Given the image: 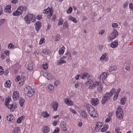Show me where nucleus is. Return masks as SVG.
<instances>
[{
	"label": "nucleus",
	"instance_id": "1",
	"mask_svg": "<svg viewBox=\"0 0 133 133\" xmlns=\"http://www.w3.org/2000/svg\"><path fill=\"white\" fill-rule=\"evenodd\" d=\"M25 6H19L17 9L12 13L13 15L15 16H17L20 15L22 14L23 11L26 9Z\"/></svg>",
	"mask_w": 133,
	"mask_h": 133
},
{
	"label": "nucleus",
	"instance_id": "2",
	"mask_svg": "<svg viewBox=\"0 0 133 133\" xmlns=\"http://www.w3.org/2000/svg\"><path fill=\"white\" fill-rule=\"evenodd\" d=\"M87 109L90 116L92 117H97V114L94 109L91 106H88Z\"/></svg>",
	"mask_w": 133,
	"mask_h": 133
},
{
	"label": "nucleus",
	"instance_id": "3",
	"mask_svg": "<svg viewBox=\"0 0 133 133\" xmlns=\"http://www.w3.org/2000/svg\"><path fill=\"white\" fill-rule=\"evenodd\" d=\"M116 118L119 119H122L123 118V111L121 108H118L116 111Z\"/></svg>",
	"mask_w": 133,
	"mask_h": 133
},
{
	"label": "nucleus",
	"instance_id": "4",
	"mask_svg": "<svg viewBox=\"0 0 133 133\" xmlns=\"http://www.w3.org/2000/svg\"><path fill=\"white\" fill-rule=\"evenodd\" d=\"M24 91L28 96L30 97L33 95L35 90L34 89H32L30 86H28L25 88Z\"/></svg>",
	"mask_w": 133,
	"mask_h": 133
},
{
	"label": "nucleus",
	"instance_id": "5",
	"mask_svg": "<svg viewBox=\"0 0 133 133\" xmlns=\"http://www.w3.org/2000/svg\"><path fill=\"white\" fill-rule=\"evenodd\" d=\"M11 99L10 97L8 96L6 99L5 104V106L8 107V108L11 111L12 110V108L14 107V103H13L12 104H9L10 101Z\"/></svg>",
	"mask_w": 133,
	"mask_h": 133
},
{
	"label": "nucleus",
	"instance_id": "6",
	"mask_svg": "<svg viewBox=\"0 0 133 133\" xmlns=\"http://www.w3.org/2000/svg\"><path fill=\"white\" fill-rule=\"evenodd\" d=\"M111 97L109 92L106 93L102 99V103L104 104L110 99Z\"/></svg>",
	"mask_w": 133,
	"mask_h": 133
},
{
	"label": "nucleus",
	"instance_id": "7",
	"mask_svg": "<svg viewBox=\"0 0 133 133\" xmlns=\"http://www.w3.org/2000/svg\"><path fill=\"white\" fill-rule=\"evenodd\" d=\"M118 35V32L116 30H114L113 32L110 35L108 36V39L109 40H112Z\"/></svg>",
	"mask_w": 133,
	"mask_h": 133
},
{
	"label": "nucleus",
	"instance_id": "8",
	"mask_svg": "<svg viewBox=\"0 0 133 133\" xmlns=\"http://www.w3.org/2000/svg\"><path fill=\"white\" fill-rule=\"evenodd\" d=\"M107 77V74L106 72H104L100 75L99 80L98 81V82H99L102 83H104V81Z\"/></svg>",
	"mask_w": 133,
	"mask_h": 133
},
{
	"label": "nucleus",
	"instance_id": "9",
	"mask_svg": "<svg viewBox=\"0 0 133 133\" xmlns=\"http://www.w3.org/2000/svg\"><path fill=\"white\" fill-rule=\"evenodd\" d=\"M103 83H102L99 82H98L97 83V91L99 93H101L103 92L102 89L103 88Z\"/></svg>",
	"mask_w": 133,
	"mask_h": 133
},
{
	"label": "nucleus",
	"instance_id": "10",
	"mask_svg": "<svg viewBox=\"0 0 133 133\" xmlns=\"http://www.w3.org/2000/svg\"><path fill=\"white\" fill-rule=\"evenodd\" d=\"M64 101L65 103L68 106H72L74 104L73 102L69 98L65 99Z\"/></svg>",
	"mask_w": 133,
	"mask_h": 133
},
{
	"label": "nucleus",
	"instance_id": "11",
	"mask_svg": "<svg viewBox=\"0 0 133 133\" xmlns=\"http://www.w3.org/2000/svg\"><path fill=\"white\" fill-rule=\"evenodd\" d=\"M87 79L86 82L85 84V85L87 86L92 83V76L89 75Z\"/></svg>",
	"mask_w": 133,
	"mask_h": 133
},
{
	"label": "nucleus",
	"instance_id": "12",
	"mask_svg": "<svg viewBox=\"0 0 133 133\" xmlns=\"http://www.w3.org/2000/svg\"><path fill=\"white\" fill-rule=\"evenodd\" d=\"M33 15H28L24 17V19L27 24H29L31 22V19L32 17V16Z\"/></svg>",
	"mask_w": 133,
	"mask_h": 133
},
{
	"label": "nucleus",
	"instance_id": "13",
	"mask_svg": "<svg viewBox=\"0 0 133 133\" xmlns=\"http://www.w3.org/2000/svg\"><path fill=\"white\" fill-rule=\"evenodd\" d=\"M91 104L94 106H96L99 103V100L97 98H92L91 101Z\"/></svg>",
	"mask_w": 133,
	"mask_h": 133
},
{
	"label": "nucleus",
	"instance_id": "14",
	"mask_svg": "<svg viewBox=\"0 0 133 133\" xmlns=\"http://www.w3.org/2000/svg\"><path fill=\"white\" fill-rule=\"evenodd\" d=\"M19 92L16 91L14 92L13 93L12 98L14 100H17L19 98Z\"/></svg>",
	"mask_w": 133,
	"mask_h": 133
},
{
	"label": "nucleus",
	"instance_id": "15",
	"mask_svg": "<svg viewBox=\"0 0 133 133\" xmlns=\"http://www.w3.org/2000/svg\"><path fill=\"white\" fill-rule=\"evenodd\" d=\"M103 124L101 122H97L96 124V127L95 128V130L96 132H98L103 125Z\"/></svg>",
	"mask_w": 133,
	"mask_h": 133
},
{
	"label": "nucleus",
	"instance_id": "16",
	"mask_svg": "<svg viewBox=\"0 0 133 133\" xmlns=\"http://www.w3.org/2000/svg\"><path fill=\"white\" fill-rule=\"evenodd\" d=\"M35 26L36 30L37 32H38L41 27V22L39 21L37 22Z\"/></svg>",
	"mask_w": 133,
	"mask_h": 133
},
{
	"label": "nucleus",
	"instance_id": "17",
	"mask_svg": "<svg viewBox=\"0 0 133 133\" xmlns=\"http://www.w3.org/2000/svg\"><path fill=\"white\" fill-rule=\"evenodd\" d=\"M44 76H45L47 79L49 80H51L54 78V77L52 75L47 72L44 73Z\"/></svg>",
	"mask_w": 133,
	"mask_h": 133
},
{
	"label": "nucleus",
	"instance_id": "18",
	"mask_svg": "<svg viewBox=\"0 0 133 133\" xmlns=\"http://www.w3.org/2000/svg\"><path fill=\"white\" fill-rule=\"evenodd\" d=\"M53 9L51 8L48 7L47 9H45L43 11V13L44 14H48L49 13H50L52 14L53 13Z\"/></svg>",
	"mask_w": 133,
	"mask_h": 133
},
{
	"label": "nucleus",
	"instance_id": "19",
	"mask_svg": "<svg viewBox=\"0 0 133 133\" xmlns=\"http://www.w3.org/2000/svg\"><path fill=\"white\" fill-rule=\"evenodd\" d=\"M61 127L64 131H65L67 130L66 126L65 123L64 122H62L61 123Z\"/></svg>",
	"mask_w": 133,
	"mask_h": 133
},
{
	"label": "nucleus",
	"instance_id": "20",
	"mask_svg": "<svg viewBox=\"0 0 133 133\" xmlns=\"http://www.w3.org/2000/svg\"><path fill=\"white\" fill-rule=\"evenodd\" d=\"M11 6L10 5H7L6 6L4 10L5 12L6 13H11Z\"/></svg>",
	"mask_w": 133,
	"mask_h": 133
},
{
	"label": "nucleus",
	"instance_id": "21",
	"mask_svg": "<svg viewBox=\"0 0 133 133\" xmlns=\"http://www.w3.org/2000/svg\"><path fill=\"white\" fill-rule=\"evenodd\" d=\"M98 81H96L93 83V84L89 86V89H92L95 88L96 86H97Z\"/></svg>",
	"mask_w": 133,
	"mask_h": 133
},
{
	"label": "nucleus",
	"instance_id": "22",
	"mask_svg": "<svg viewBox=\"0 0 133 133\" xmlns=\"http://www.w3.org/2000/svg\"><path fill=\"white\" fill-rule=\"evenodd\" d=\"M52 108H54L55 111H56L58 107V103L55 102H53L52 104Z\"/></svg>",
	"mask_w": 133,
	"mask_h": 133
},
{
	"label": "nucleus",
	"instance_id": "23",
	"mask_svg": "<svg viewBox=\"0 0 133 133\" xmlns=\"http://www.w3.org/2000/svg\"><path fill=\"white\" fill-rule=\"evenodd\" d=\"M65 47L64 46H62V47L59 49V54L60 55H62L64 53Z\"/></svg>",
	"mask_w": 133,
	"mask_h": 133
},
{
	"label": "nucleus",
	"instance_id": "24",
	"mask_svg": "<svg viewBox=\"0 0 133 133\" xmlns=\"http://www.w3.org/2000/svg\"><path fill=\"white\" fill-rule=\"evenodd\" d=\"M26 79V77L24 76H22L21 78V82H19L20 85H22L24 83V81Z\"/></svg>",
	"mask_w": 133,
	"mask_h": 133
},
{
	"label": "nucleus",
	"instance_id": "25",
	"mask_svg": "<svg viewBox=\"0 0 133 133\" xmlns=\"http://www.w3.org/2000/svg\"><path fill=\"white\" fill-rule=\"evenodd\" d=\"M14 117L13 115L11 114L9 115H8L7 116V119L8 121L10 122L12 121Z\"/></svg>",
	"mask_w": 133,
	"mask_h": 133
},
{
	"label": "nucleus",
	"instance_id": "26",
	"mask_svg": "<svg viewBox=\"0 0 133 133\" xmlns=\"http://www.w3.org/2000/svg\"><path fill=\"white\" fill-rule=\"evenodd\" d=\"M33 65V63L30 62L28 63V69L29 70H31L32 69V66Z\"/></svg>",
	"mask_w": 133,
	"mask_h": 133
},
{
	"label": "nucleus",
	"instance_id": "27",
	"mask_svg": "<svg viewBox=\"0 0 133 133\" xmlns=\"http://www.w3.org/2000/svg\"><path fill=\"white\" fill-rule=\"evenodd\" d=\"M118 43L116 42H112L110 44L111 47L113 48H116L118 45Z\"/></svg>",
	"mask_w": 133,
	"mask_h": 133
},
{
	"label": "nucleus",
	"instance_id": "28",
	"mask_svg": "<svg viewBox=\"0 0 133 133\" xmlns=\"http://www.w3.org/2000/svg\"><path fill=\"white\" fill-rule=\"evenodd\" d=\"M127 99L126 97H124L122 98L120 100V104L121 105H124Z\"/></svg>",
	"mask_w": 133,
	"mask_h": 133
},
{
	"label": "nucleus",
	"instance_id": "29",
	"mask_svg": "<svg viewBox=\"0 0 133 133\" xmlns=\"http://www.w3.org/2000/svg\"><path fill=\"white\" fill-rule=\"evenodd\" d=\"M42 129L43 133H48L49 130V128L47 126L43 127Z\"/></svg>",
	"mask_w": 133,
	"mask_h": 133
},
{
	"label": "nucleus",
	"instance_id": "30",
	"mask_svg": "<svg viewBox=\"0 0 133 133\" xmlns=\"http://www.w3.org/2000/svg\"><path fill=\"white\" fill-rule=\"evenodd\" d=\"M80 115L82 117L86 118L87 117V114L86 112L84 111H81L80 112Z\"/></svg>",
	"mask_w": 133,
	"mask_h": 133
},
{
	"label": "nucleus",
	"instance_id": "31",
	"mask_svg": "<svg viewBox=\"0 0 133 133\" xmlns=\"http://www.w3.org/2000/svg\"><path fill=\"white\" fill-rule=\"evenodd\" d=\"M19 131L20 127H17L12 130V133H18Z\"/></svg>",
	"mask_w": 133,
	"mask_h": 133
},
{
	"label": "nucleus",
	"instance_id": "32",
	"mask_svg": "<svg viewBox=\"0 0 133 133\" xmlns=\"http://www.w3.org/2000/svg\"><path fill=\"white\" fill-rule=\"evenodd\" d=\"M24 100L23 98H20L19 100V103L21 107H23L24 104Z\"/></svg>",
	"mask_w": 133,
	"mask_h": 133
},
{
	"label": "nucleus",
	"instance_id": "33",
	"mask_svg": "<svg viewBox=\"0 0 133 133\" xmlns=\"http://www.w3.org/2000/svg\"><path fill=\"white\" fill-rule=\"evenodd\" d=\"M108 128L109 126L107 124L104 125L103 128L101 129V131L102 132H105L108 129Z\"/></svg>",
	"mask_w": 133,
	"mask_h": 133
},
{
	"label": "nucleus",
	"instance_id": "34",
	"mask_svg": "<svg viewBox=\"0 0 133 133\" xmlns=\"http://www.w3.org/2000/svg\"><path fill=\"white\" fill-rule=\"evenodd\" d=\"M68 19L69 20H71L72 21L75 23L77 22V21L76 20V18L75 17H72L71 16H69Z\"/></svg>",
	"mask_w": 133,
	"mask_h": 133
},
{
	"label": "nucleus",
	"instance_id": "35",
	"mask_svg": "<svg viewBox=\"0 0 133 133\" xmlns=\"http://www.w3.org/2000/svg\"><path fill=\"white\" fill-rule=\"evenodd\" d=\"M107 56V54L106 53H104L100 57V59L102 61H103L104 60V59H106V61H108V58H106V56Z\"/></svg>",
	"mask_w": 133,
	"mask_h": 133
},
{
	"label": "nucleus",
	"instance_id": "36",
	"mask_svg": "<svg viewBox=\"0 0 133 133\" xmlns=\"http://www.w3.org/2000/svg\"><path fill=\"white\" fill-rule=\"evenodd\" d=\"M42 117L44 118H46L49 117L50 115L48 114L47 111L43 112L42 113Z\"/></svg>",
	"mask_w": 133,
	"mask_h": 133
},
{
	"label": "nucleus",
	"instance_id": "37",
	"mask_svg": "<svg viewBox=\"0 0 133 133\" xmlns=\"http://www.w3.org/2000/svg\"><path fill=\"white\" fill-rule=\"evenodd\" d=\"M117 69V66H112L109 69V70L110 72H111L113 71L116 70Z\"/></svg>",
	"mask_w": 133,
	"mask_h": 133
},
{
	"label": "nucleus",
	"instance_id": "38",
	"mask_svg": "<svg viewBox=\"0 0 133 133\" xmlns=\"http://www.w3.org/2000/svg\"><path fill=\"white\" fill-rule=\"evenodd\" d=\"M88 74L85 72H84L81 75V77L83 79H84L85 78L88 76Z\"/></svg>",
	"mask_w": 133,
	"mask_h": 133
},
{
	"label": "nucleus",
	"instance_id": "39",
	"mask_svg": "<svg viewBox=\"0 0 133 133\" xmlns=\"http://www.w3.org/2000/svg\"><path fill=\"white\" fill-rule=\"evenodd\" d=\"M24 117L23 116H22L20 117L19 118L17 119V123H20L22 121V120L24 118Z\"/></svg>",
	"mask_w": 133,
	"mask_h": 133
},
{
	"label": "nucleus",
	"instance_id": "40",
	"mask_svg": "<svg viewBox=\"0 0 133 133\" xmlns=\"http://www.w3.org/2000/svg\"><path fill=\"white\" fill-rule=\"evenodd\" d=\"M65 61L62 60H59L58 62L57 65H60L61 64L66 63Z\"/></svg>",
	"mask_w": 133,
	"mask_h": 133
},
{
	"label": "nucleus",
	"instance_id": "41",
	"mask_svg": "<svg viewBox=\"0 0 133 133\" xmlns=\"http://www.w3.org/2000/svg\"><path fill=\"white\" fill-rule=\"evenodd\" d=\"M10 82L9 81H7L5 83L4 85L5 87H10L11 86L10 84Z\"/></svg>",
	"mask_w": 133,
	"mask_h": 133
},
{
	"label": "nucleus",
	"instance_id": "42",
	"mask_svg": "<svg viewBox=\"0 0 133 133\" xmlns=\"http://www.w3.org/2000/svg\"><path fill=\"white\" fill-rule=\"evenodd\" d=\"M42 52L45 55H48L49 54V50L46 49L43 50L42 51Z\"/></svg>",
	"mask_w": 133,
	"mask_h": 133
},
{
	"label": "nucleus",
	"instance_id": "43",
	"mask_svg": "<svg viewBox=\"0 0 133 133\" xmlns=\"http://www.w3.org/2000/svg\"><path fill=\"white\" fill-rule=\"evenodd\" d=\"M72 9L71 7H70L67 10V13L68 14H70L72 12Z\"/></svg>",
	"mask_w": 133,
	"mask_h": 133
},
{
	"label": "nucleus",
	"instance_id": "44",
	"mask_svg": "<svg viewBox=\"0 0 133 133\" xmlns=\"http://www.w3.org/2000/svg\"><path fill=\"white\" fill-rule=\"evenodd\" d=\"M63 20L62 18H60L59 20V22L58 25H61L63 23Z\"/></svg>",
	"mask_w": 133,
	"mask_h": 133
},
{
	"label": "nucleus",
	"instance_id": "45",
	"mask_svg": "<svg viewBox=\"0 0 133 133\" xmlns=\"http://www.w3.org/2000/svg\"><path fill=\"white\" fill-rule=\"evenodd\" d=\"M15 46L14 44H12L11 43H10L9 45L8 48L9 49H12Z\"/></svg>",
	"mask_w": 133,
	"mask_h": 133
},
{
	"label": "nucleus",
	"instance_id": "46",
	"mask_svg": "<svg viewBox=\"0 0 133 133\" xmlns=\"http://www.w3.org/2000/svg\"><path fill=\"white\" fill-rule=\"evenodd\" d=\"M115 91V90L114 88H112L110 91V95L112 96L113 95L114 92Z\"/></svg>",
	"mask_w": 133,
	"mask_h": 133
},
{
	"label": "nucleus",
	"instance_id": "47",
	"mask_svg": "<svg viewBox=\"0 0 133 133\" xmlns=\"http://www.w3.org/2000/svg\"><path fill=\"white\" fill-rule=\"evenodd\" d=\"M68 59L69 60H70L72 58L71 55L70 53L69 52H68Z\"/></svg>",
	"mask_w": 133,
	"mask_h": 133
},
{
	"label": "nucleus",
	"instance_id": "48",
	"mask_svg": "<svg viewBox=\"0 0 133 133\" xmlns=\"http://www.w3.org/2000/svg\"><path fill=\"white\" fill-rule=\"evenodd\" d=\"M48 88L49 90H51L54 89V87L52 84H50L49 85Z\"/></svg>",
	"mask_w": 133,
	"mask_h": 133
},
{
	"label": "nucleus",
	"instance_id": "49",
	"mask_svg": "<svg viewBox=\"0 0 133 133\" xmlns=\"http://www.w3.org/2000/svg\"><path fill=\"white\" fill-rule=\"evenodd\" d=\"M60 129L58 128H57L53 132V133H58L59 132Z\"/></svg>",
	"mask_w": 133,
	"mask_h": 133
},
{
	"label": "nucleus",
	"instance_id": "50",
	"mask_svg": "<svg viewBox=\"0 0 133 133\" xmlns=\"http://www.w3.org/2000/svg\"><path fill=\"white\" fill-rule=\"evenodd\" d=\"M112 26L113 28H116L118 26V24L116 23H113L112 24Z\"/></svg>",
	"mask_w": 133,
	"mask_h": 133
},
{
	"label": "nucleus",
	"instance_id": "51",
	"mask_svg": "<svg viewBox=\"0 0 133 133\" xmlns=\"http://www.w3.org/2000/svg\"><path fill=\"white\" fill-rule=\"evenodd\" d=\"M68 57V52H67V53L64 55L62 57V59H65L67 58Z\"/></svg>",
	"mask_w": 133,
	"mask_h": 133
},
{
	"label": "nucleus",
	"instance_id": "52",
	"mask_svg": "<svg viewBox=\"0 0 133 133\" xmlns=\"http://www.w3.org/2000/svg\"><path fill=\"white\" fill-rule=\"evenodd\" d=\"M45 40V39L44 38H42L41 39L39 42V44H42L43 42H44V41Z\"/></svg>",
	"mask_w": 133,
	"mask_h": 133
},
{
	"label": "nucleus",
	"instance_id": "53",
	"mask_svg": "<svg viewBox=\"0 0 133 133\" xmlns=\"http://www.w3.org/2000/svg\"><path fill=\"white\" fill-rule=\"evenodd\" d=\"M129 7L130 9L133 11V5L132 3H130Z\"/></svg>",
	"mask_w": 133,
	"mask_h": 133
},
{
	"label": "nucleus",
	"instance_id": "54",
	"mask_svg": "<svg viewBox=\"0 0 133 133\" xmlns=\"http://www.w3.org/2000/svg\"><path fill=\"white\" fill-rule=\"evenodd\" d=\"M5 20L4 19H2L0 20V25L3 24L5 22Z\"/></svg>",
	"mask_w": 133,
	"mask_h": 133
},
{
	"label": "nucleus",
	"instance_id": "55",
	"mask_svg": "<svg viewBox=\"0 0 133 133\" xmlns=\"http://www.w3.org/2000/svg\"><path fill=\"white\" fill-rule=\"evenodd\" d=\"M21 78L19 76H18L15 78V81L16 82H18L20 80Z\"/></svg>",
	"mask_w": 133,
	"mask_h": 133
},
{
	"label": "nucleus",
	"instance_id": "56",
	"mask_svg": "<svg viewBox=\"0 0 133 133\" xmlns=\"http://www.w3.org/2000/svg\"><path fill=\"white\" fill-rule=\"evenodd\" d=\"M59 35H57L56 36V37L55 39V41H57L59 40Z\"/></svg>",
	"mask_w": 133,
	"mask_h": 133
},
{
	"label": "nucleus",
	"instance_id": "57",
	"mask_svg": "<svg viewBox=\"0 0 133 133\" xmlns=\"http://www.w3.org/2000/svg\"><path fill=\"white\" fill-rule=\"evenodd\" d=\"M43 67L45 69H46L48 68L47 64L46 63L44 64L43 65Z\"/></svg>",
	"mask_w": 133,
	"mask_h": 133
},
{
	"label": "nucleus",
	"instance_id": "58",
	"mask_svg": "<svg viewBox=\"0 0 133 133\" xmlns=\"http://www.w3.org/2000/svg\"><path fill=\"white\" fill-rule=\"evenodd\" d=\"M4 73V70L3 69L1 70L0 69V75H2Z\"/></svg>",
	"mask_w": 133,
	"mask_h": 133
},
{
	"label": "nucleus",
	"instance_id": "59",
	"mask_svg": "<svg viewBox=\"0 0 133 133\" xmlns=\"http://www.w3.org/2000/svg\"><path fill=\"white\" fill-rule=\"evenodd\" d=\"M33 16V15H32V17H31V21L32 22H34L35 21L36 18H35V17H34Z\"/></svg>",
	"mask_w": 133,
	"mask_h": 133
},
{
	"label": "nucleus",
	"instance_id": "60",
	"mask_svg": "<svg viewBox=\"0 0 133 133\" xmlns=\"http://www.w3.org/2000/svg\"><path fill=\"white\" fill-rule=\"evenodd\" d=\"M9 51H5V53L6 55L8 56H9Z\"/></svg>",
	"mask_w": 133,
	"mask_h": 133
},
{
	"label": "nucleus",
	"instance_id": "61",
	"mask_svg": "<svg viewBox=\"0 0 133 133\" xmlns=\"http://www.w3.org/2000/svg\"><path fill=\"white\" fill-rule=\"evenodd\" d=\"M42 18V16L41 15H39L37 16L36 18L38 20H40Z\"/></svg>",
	"mask_w": 133,
	"mask_h": 133
},
{
	"label": "nucleus",
	"instance_id": "62",
	"mask_svg": "<svg viewBox=\"0 0 133 133\" xmlns=\"http://www.w3.org/2000/svg\"><path fill=\"white\" fill-rule=\"evenodd\" d=\"M104 31L103 30H101L99 32V34H101V35L103 34L104 33Z\"/></svg>",
	"mask_w": 133,
	"mask_h": 133
},
{
	"label": "nucleus",
	"instance_id": "63",
	"mask_svg": "<svg viewBox=\"0 0 133 133\" xmlns=\"http://www.w3.org/2000/svg\"><path fill=\"white\" fill-rule=\"evenodd\" d=\"M115 129L116 133H117L118 131H118L119 130L120 128L119 127L116 128Z\"/></svg>",
	"mask_w": 133,
	"mask_h": 133
},
{
	"label": "nucleus",
	"instance_id": "64",
	"mask_svg": "<svg viewBox=\"0 0 133 133\" xmlns=\"http://www.w3.org/2000/svg\"><path fill=\"white\" fill-rule=\"evenodd\" d=\"M70 111L74 114H76V111L75 110L71 109H70Z\"/></svg>",
	"mask_w": 133,
	"mask_h": 133
}]
</instances>
